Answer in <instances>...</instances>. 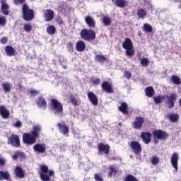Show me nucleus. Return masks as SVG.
I'll return each instance as SVG.
<instances>
[{"instance_id": "obj_1", "label": "nucleus", "mask_w": 181, "mask_h": 181, "mask_svg": "<svg viewBox=\"0 0 181 181\" xmlns=\"http://www.w3.org/2000/svg\"><path fill=\"white\" fill-rule=\"evenodd\" d=\"M123 49H126V56L132 57L135 54V49H134V44L129 38H126L122 44Z\"/></svg>"}, {"instance_id": "obj_2", "label": "nucleus", "mask_w": 181, "mask_h": 181, "mask_svg": "<svg viewBox=\"0 0 181 181\" xmlns=\"http://www.w3.org/2000/svg\"><path fill=\"white\" fill-rule=\"evenodd\" d=\"M49 108L55 115H62L63 114V105L56 99L51 100Z\"/></svg>"}, {"instance_id": "obj_3", "label": "nucleus", "mask_w": 181, "mask_h": 181, "mask_svg": "<svg viewBox=\"0 0 181 181\" xmlns=\"http://www.w3.org/2000/svg\"><path fill=\"white\" fill-rule=\"evenodd\" d=\"M81 37L84 40H94L95 39V33L92 30L84 29L81 31Z\"/></svg>"}, {"instance_id": "obj_4", "label": "nucleus", "mask_w": 181, "mask_h": 181, "mask_svg": "<svg viewBox=\"0 0 181 181\" xmlns=\"http://www.w3.org/2000/svg\"><path fill=\"white\" fill-rule=\"evenodd\" d=\"M22 11L24 21H32V19H33V10L29 9L28 5L24 4Z\"/></svg>"}, {"instance_id": "obj_5", "label": "nucleus", "mask_w": 181, "mask_h": 181, "mask_svg": "<svg viewBox=\"0 0 181 181\" xmlns=\"http://www.w3.org/2000/svg\"><path fill=\"white\" fill-rule=\"evenodd\" d=\"M23 141L26 145H33V144H36V139L30 133H25L23 135Z\"/></svg>"}, {"instance_id": "obj_6", "label": "nucleus", "mask_w": 181, "mask_h": 181, "mask_svg": "<svg viewBox=\"0 0 181 181\" xmlns=\"http://www.w3.org/2000/svg\"><path fill=\"white\" fill-rule=\"evenodd\" d=\"M41 172L40 173V176L42 181H49L50 180V177L47 175L49 173V168L47 165H42L40 167Z\"/></svg>"}, {"instance_id": "obj_7", "label": "nucleus", "mask_w": 181, "mask_h": 181, "mask_svg": "<svg viewBox=\"0 0 181 181\" xmlns=\"http://www.w3.org/2000/svg\"><path fill=\"white\" fill-rule=\"evenodd\" d=\"M170 163L175 170L177 171L179 169V153L175 152L172 154Z\"/></svg>"}, {"instance_id": "obj_8", "label": "nucleus", "mask_w": 181, "mask_h": 181, "mask_svg": "<svg viewBox=\"0 0 181 181\" xmlns=\"http://www.w3.org/2000/svg\"><path fill=\"white\" fill-rule=\"evenodd\" d=\"M153 136L154 139L164 140L166 139L169 135L162 130H155L153 132Z\"/></svg>"}, {"instance_id": "obj_9", "label": "nucleus", "mask_w": 181, "mask_h": 181, "mask_svg": "<svg viewBox=\"0 0 181 181\" xmlns=\"http://www.w3.org/2000/svg\"><path fill=\"white\" fill-rule=\"evenodd\" d=\"M130 148L135 155H138V153L142 152V146H141V144L138 141H132L130 143Z\"/></svg>"}, {"instance_id": "obj_10", "label": "nucleus", "mask_w": 181, "mask_h": 181, "mask_svg": "<svg viewBox=\"0 0 181 181\" xmlns=\"http://www.w3.org/2000/svg\"><path fill=\"white\" fill-rule=\"evenodd\" d=\"M9 143L13 146H16V148H18L21 145V141L19 140V136L18 135L13 134L9 138Z\"/></svg>"}, {"instance_id": "obj_11", "label": "nucleus", "mask_w": 181, "mask_h": 181, "mask_svg": "<svg viewBox=\"0 0 181 181\" xmlns=\"http://www.w3.org/2000/svg\"><path fill=\"white\" fill-rule=\"evenodd\" d=\"M165 98L168 100V108H173L175 107L173 101L177 98V95L171 93L170 95H166Z\"/></svg>"}, {"instance_id": "obj_12", "label": "nucleus", "mask_w": 181, "mask_h": 181, "mask_svg": "<svg viewBox=\"0 0 181 181\" xmlns=\"http://www.w3.org/2000/svg\"><path fill=\"white\" fill-rule=\"evenodd\" d=\"M42 132V127L39 124H36L33 127V130L31 131V135H33L35 139L39 138L40 133Z\"/></svg>"}, {"instance_id": "obj_13", "label": "nucleus", "mask_w": 181, "mask_h": 181, "mask_svg": "<svg viewBox=\"0 0 181 181\" xmlns=\"http://www.w3.org/2000/svg\"><path fill=\"white\" fill-rule=\"evenodd\" d=\"M44 18L45 22H50V21H53L54 18V13L50 9H47L44 11Z\"/></svg>"}, {"instance_id": "obj_14", "label": "nucleus", "mask_w": 181, "mask_h": 181, "mask_svg": "<svg viewBox=\"0 0 181 181\" xmlns=\"http://www.w3.org/2000/svg\"><path fill=\"white\" fill-rule=\"evenodd\" d=\"M13 160H23V159H26V155H25V153L18 151L14 152V154L12 156Z\"/></svg>"}, {"instance_id": "obj_15", "label": "nucleus", "mask_w": 181, "mask_h": 181, "mask_svg": "<svg viewBox=\"0 0 181 181\" xmlns=\"http://www.w3.org/2000/svg\"><path fill=\"white\" fill-rule=\"evenodd\" d=\"M0 115L4 118V119H8L11 116V112L4 105L0 106Z\"/></svg>"}, {"instance_id": "obj_16", "label": "nucleus", "mask_w": 181, "mask_h": 181, "mask_svg": "<svg viewBox=\"0 0 181 181\" xmlns=\"http://www.w3.org/2000/svg\"><path fill=\"white\" fill-rule=\"evenodd\" d=\"M33 149L38 153H45L46 152V144H37L33 146Z\"/></svg>"}, {"instance_id": "obj_17", "label": "nucleus", "mask_w": 181, "mask_h": 181, "mask_svg": "<svg viewBox=\"0 0 181 181\" xmlns=\"http://www.w3.org/2000/svg\"><path fill=\"white\" fill-rule=\"evenodd\" d=\"M144 121V119L141 117H136V119H134V124H133L134 128H135L136 129H141V128H142Z\"/></svg>"}, {"instance_id": "obj_18", "label": "nucleus", "mask_w": 181, "mask_h": 181, "mask_svg": "<svg viewBox=\"0 0 181 181\" xmlns=\"http://www.w3.org/2000/svg\"><path fill=\"white\" fill-rule=\"evenodd\" d=\"M88 98L89 99V101H90L91 104H93V105H97L98 104V98H97V95L94 94V93H88Z\"/></svg>"}, {"instance_id": "obj_19", "label": "nucleus", "mask_w": 181, "mask_h": 181, "mask_svg": "<svg viewBox=\"0 0 181 181\" xmlns=\"http://www.w3.org/2000/svg\"><path fill=\"white\" fill-rule=\"evenodd\" d=\"M1 12L4 13V15H8L9 11H8V9H9V5H8V3H6V0H1Z\"/></svg>"}, {"instance_id": "obj_20", "label": "nucleus", "mask_w": 181, "mask_h": 181, "mask_svg": "<svg viewBox=\"0 0 181 181\" xmlns=\"http://www.w3.org/2000/svg\"><path fill=\"white\" fill-rule=\"evenodd\" d=\"M57 127L62 135H66V134H69V127L66 126V124L58 123Z\"/></svg>"}, {"instance_id": "obj_21", "label": "nucleus", "mask_w": 181, "mask_h": 181, "mask_svg": "<svg viewBox=\"0 0 181 181\" xmlns=\"http://www.w3.org/2000/svg\"><path fill=\"white\" fill-rule=\"evenodd\" d=\"M86 23L89 26V28H95V21L93 17L87 16L85 18Z\"/></svg>"}, {"instance_id": "obj_22", "label": "nucleus", "mask_w": 181, "mask_h": 181, "mask_svg": "<svg viewBox=\"0 0 181 181\" xmlns=\"http://www.w3.org/2000/svg\"><path fill=\"white\" fill-rule=\"evenodd\" d=\"M141 136L144 144H150L151 137L152 136V134L151 133H141Z\"/></svg>"}, {"instance_id": "obj_23", "label": "nucleus", "mask_w": 181, "mask_h": 181, "mask_svg": "<svg viewBox=\"0 0 181 181\" xmlns=\"http://www.w3.org/2000/svg\"><path fill=\"white\" fill-rule=\"evenodd\" d=\"M98 149L100 152H104L106 155L110 152V145L103 144H99Z\"/></svg>"}, {"instance_id": "obj_24", "label": "nucleus", "mask_w": 181, "mask_h": 181, "mask_svg": "<svg viewBox=\"0 0 181 181\" xmlns=\"http://www.w3.org/2000/svg\"><path fill=\"white\" fill-rule=\"evenodd\" d=\"M148 15V12L144 8H139L137 11V16L140 19H145Z\"/></svg>"}, {"instance_id": "obj_25", "label": "nucleus", "mask_w": 181, "mask_h": 181, "mask_svg": "<svg viewBox=\"0 0 181 181\" xmlns=\"http://www.w3.org/2000/svg\"><path fill=\"white\" fill-rule=\"evenodd\" d=\"M77 52H84L86 49V44L83 41H78L76 45Z\"/></svg>"}, {"instance_id": "obj_26", "label": "nucleus", "mask_w": 181, "mask_h": 181, "mask_svg": "<svg viewBox=\"0 0 181 181\" xmlns=\"http://www.w3.org/2000/svg\"><path fill=\"white\" fill-rule=\"evenodd\" d=\"M138 57L140 60V63L141 66H143L144 67H148V66H149V59L148 58H146V57L141 58L140 54H138Z\"/></svg>"}, {"instance_id": "obj_27", "label": "nucleus", "mask_w": 181, "mask_h": 181, "mask_svg": "<svg viewBox=\"0 0 181 181\" xmlns=\"http://www.w3.org/2000/svg\"><path fill=\"white\" fill-rule=\"evenodd\" d=\"M102 88H103L106 93H112V88L111 84H110L108 82H104L102 84Z\"/></svg>"}, {"instance_id": "obj_28", "label": "nucleus", "mask_w": 181, "mask_h": 181, "mask_svg": "<svg viewBox=\"0 0 181 181\" xmlns=\"http://www.w3.org/2000/svg\"><path fill=\"white\" fill-rule=\"evenodd\" d=\"M127 4V2L126 0H115V5L119 8H125Z\"/></svg>"}, {"instance_id": "obj_29", "label": "nucleus", "mask_w": 181, "mask_h": 181, "mask_svg": "<svg viewBox=\"0 0 181 181\" xmlns=\"http://www.w3.org/2000/svg\"><path fill=\"white\" fill-rule=\"evenodd\" d=\"M4 50L7 56H13L15 54V49L11 46H6Z\"/></svg>"}, {"instance_id": "obj_30", "label": "nucleus", "mask_w": 181, "mask_h": 181, "mask_svg": "<svg viewBox=\"0 0 181 181\" xmlns=\"http://www.w3.org/2000/svg\"><path fill=\"white\" fill-rule=\"evenodd\" d=\"M15 173L16 175V177H19L20 179L23 178V177L25 176V173H23V170L20 167L16 168Z\"/></svg>"}, {"instance_id": "obj_31", "label": "nucleus", "mask_w": 181, "mask_h": 181, "mask_svg": "<svg viewBox=\"0 0 181 181\" xmlns=\"http://www.w3.org/2000/svg\"><path fill=\"white\" fill-rule=\"evenodd\" d=\"M37 104L39 108H45V107H46V100H45V98L40 97L37 100Z\"/></svg>"}, {"instance_id": "obj_32", "label": "nucleus", "mask_w": 181, "mask_h": 181, "mask_svg": "<svg viewBox=\"0 0 181 181\" xmlns=\"http://www.w3.org/2000/svg\"><path fill=\"white\" fill-rule=\"evenodd\" d=\"M11 177L8 172L0 171V180H8Z\"/></svg>"}, {"instance_id": "obj_33", "label": "nucleus", "mask_w": 181, "mask_h": 181, "mask_svg": "<svg viewBox=\"0 0 181 181\" xmlns=\"http://www.w3.org/2000/svg\"><path fill=\"white\" fill-rule=\"evenodd\" d=\"M167 118H168L171 122H177V121H179V115L175 114L168 115Z\"/></svg>"}, {"instance_id": "obj_34", "label": "nucleus", "mask_w": 181, "mask_h": 181, "mask_svg": "<svg viewBox=\"0 0 181 181\" xmlns=\"http://www.w3.org/2000/svg\"><path fill=\"white\" fill-rule=\"evenodd\" d=\"M128 105L125 103H122L121 104V106L119 107V111H121V112H122L123 114H128Z\"/></svg>"}, {"instance_id": "obj_35", "label": "nucleus", "mask_w": 181, "mask_h": 181, "mask_svg": "<svg viewBox=\"0 0 181 181\" xmlns=\"http://www.w3.org/2000/svg\"><path fill=\"white\" fill-rule=\"evenodd\" d=\"M95 62H98V63H104L105 60H107V58L104 57L103 54H97L95 57Z\"/></svg>"}, {"instance_id": "obj_36", "label": "nucleus", "mask_w": 181, "mask_h": 181, "mask_svg": "<svg viewBox=\"0 0 181 181\" xmlns=\"http://www.w3.org/2000/svg\"><path fill=\"white\" fill-rule=\"evenodd\" d=\"M3 89L5 93H9L11 91V88H12V86L8 82H4L2 83Z\"/></svg>"}, {"instance_id": "obj_37", "label": "nucleus", "mask_w": 181, "mask_h": 181, "mask_svg": "<svg viewBox=\"0 0 181 181\" xmlns=\"http://www.w3.org/2000/svg\"><path fill=\"white\" fill-rule=\"evenodd\" d=\"M145 92L147 97H153V88L152 86L147 87Z\"/></svg>"}, {"instance_id": "obj_38", "label": "nucleus", "mask_w": 181, "mask_h": 181, "mask_svg": "<svg viewBox=\"0 0 181 181\" xmlns=\"http://www.w3.org/2000/svg\"><path fill=\"white\" fill-rule=\"evenodd\" d=\"M47 33H48V35H54L56 33V27L54 25H49L47 28Z\"/></svg>"}, {"instance_id": "obj_39", "label": "nucleus", "mask_w": 181, "mask_h": 181, "mask_svg": "<svg viewBox=\"0 0 181 181\" xmlns=\"http://www.w3.org/2000/svg\"><path fill=\"white\" fill-rule=\"evenodd\" d=\"M103 23L105 26H110L111 25V18L108 16H103Z\"/></svg>"}, {"instance_id": "obj_40", "label": "nucleus", "mask_w": 181, "mask_h": 181, "mask_svg": "<svg viewBox=\"0 0 181 181\" xmlns=\"http://www.w3.org/2000/svg\"><path fill=\"white\" fill-rule=\"evenodd\" d=\"M144 30L145 32H148V33H151L152 30H153V28H152V25L148 24V23H144Z\"/></svg>"}, {"instance_id": "obj_41", "label": "nucleus", "mask_w": 181, "mask_h": 181, "mask_svg": "<svg viewBox=\"0 0 181 181\" xmlns=\"http://www.w3.org/2000/svg\"><path fill=\"white\" fill-rule=\"evenodd\" d=\"M153 100L156 104H160V103H162L163 100H165V97H163V95H158L154 97Z\"/></svg>"}, {"instance_id": "obj_42", "label": "nucleus", "mask_w": 181, "mask_h": 181, "mask_svg": "<svg viewBox=\"0 0 181 181\" xmlns=\"http://www.w3.org/2000/svg\"><path fill=\"white\" fill-rule=\"evenodd\" d=\"M172 81L174 84H180L181 83L180 78L176 75L172 76Z\"/></svg>"}, {"instance_id": "obj_43", "label": "nucleus", "mask_w": 181, "mask_h": 181, "mask_svg": "<svg viewBox=\"0 0 181 181\" xmlns=\"http://www.w3.org/2000/svg\"><path fill=\"white\" fill-rule=\"evenodd\" d=\"M117 175V170L112 167H110V172L108 173L109 177H112V176H115Z\"/></svg>"}, {"instance_id": "obj_44", "label": "nucleus", "mask_w": 181, "mask_h": 181, "mask_svg": "<svg viewBox=\"0 0 181 181\" xmlns=\"http://www.w3.org/2000/svg\"><path fill=\"white\" fill-rule=\"evenodd\" d=\"M24 30L29 33V32L32 31V25L30 24H25L24 25Z\"/></svg>"}, {"instance_id": "obj_45", "label": "nucleus", "mask_w": 181, "mask_h": 181, "mask_svg": "<svg viewBox=\"0 0 181 181\" xmlns=\"http://www.w3.org/2000/svg\"><path fill=\"white\" fill-rule=\"evenodd\" d=\"M124 76L125 77V78H127V80H129L132 77V74H131V72L129 71H125L124 72Z\"/></svg>"}, {"instance_id": "obj_46", "label": "nucleus", "mask_w": 181, "mask_h": 181, "mask_svg": "<svg viewBox=\"0 0 181 181\" xmlns=\"http://www.w3.org/2000/svg\"><path fill=\"white\" fill-rule=\"evenodd\" d=\"M151 163L152 165H158L159 163V158L154 156L151 158Z\"/></svg>"}, {"instance_id": "obj_47", "label": "nucleus", "mask_w": 181, "mask_h": 181, "mask_svg": "<svg viewBox=\"0 0 181 181\" xmlns=\"http://www.w3.org/2000/svg\"><path fill=\"white\" fill-rule=\"evenodd\" d=\"M66 48H67L68 52H73V50H74V49H73V43L68 42L66 44Z\"/></svg>"}, {"instance_id": "obj_48", "label": "nucleus", "mask_w": 181, "mask_h": 181, "mask_svg": "<svg viewBox=\"0 0 181 181\" xmlns=\"http://www.w3.org/2000/svg\"><path fill=\"white\" fill-rule=\"evenodd\" d=\"M125 181H138V180L136 178H135V177H134L132 175H128L126 177Z\"/></svg>"}, {"instance_id": "obj_49", "label": "nucleus", "mask_w": 181, "mask_h": 181, "mask_svg": "<svg viewBox=\"0 0 181 181\" xmlns=\"http://www.w3.org/2000/svg\"><path fill=\"white\" fill-rule=\"evenodd\" d=\"M0 25L1 26L6 25V18L5 17L0 16Z\"/></svg>"}, {"instance_id": "obj_50", "label": "nucleus", "mask_w": 181, "mask_h": 181, "mask_svg": "<svg viewBox=\"0 0 181 181\" xmlns=\"http://www.w3.org/2000/svg\"><path fill=\"white\" fill-rule=\"evenodd\" d=\"M13 127H15L16 128H21L22 122L18 120L16 123L13 124Z\"/></svg>"}, {"instance_id": "obj_51", "label": "nucleus", "mask_w": 181, "mask_h": 181, "mask_svg": "<svg viewBox=\"0 0 181 181\" xmlns=\"http://www.w3.org/2000/svg\"><path fill=\"white\" fill-rule=\"evenodd\" d=\"M30 93L32 94V95H37V94H39V91L34 89H30Z\"/></svg>"}, {"instance_id": "obj_52", "label": "nucleus", "mask_w": 181, "mask_h": 181, "mask_svg": "<svg viewBox=\"0 0 181 181\" xmlns=\"http://www.w3.org/2000/svg\"><path fill=\"white\" fill-rule=\"evenodd\" d=\"M95 181H103V177L98 175V174H95Z\"/></svg>"}, {"instance_id": "obj_53", "label": "nucleus", "mask_w": 181, "mask_h": 181, "mask_svg": "<svg viewBox=\"0 0 181 181\" xmlns=\"http://www.w3.org/2000/svg\"><path fill=\"white\" fill-rule=\"evenodd\" d=\"M6 163V160L4 158H0V166H5Z\"/></svg>"}, {"instance_id": "obj_54", "label": "nucleus", "mask_w": 181, "mask_h": 181, "mask_svg": "<svg viewBox=\"0 0 181 181\" xmlns=\"http://www.w3.org/2000/svg\"><path fill=\"white\" fill-rule=\"evenodd\" d=\"M93 84L98 86V84H100V78H96L93 79Z\"/></svg>"}, {"instance_id": "obj_55", "label": "nucleus", "mask_w": 181, "mask_h": 181, "mask_svg": "<svg viewBox=\"0 0 181 181\" xmlns=\"http://www.w3.org/2000/svg\"><path fill=\"white\" fill-rule=\"evenodd\" d=\"M23 2H25V0H14V4H16V5L23 4Z\"/></svg>"}, {"instance_id": "obj_56", "label": "nucleus", "mask_w": 181, "mask_h": 181, "mask_svg": "<svg viewBox=\"0 0 181 181\" xmlns=\"http://www.w3.org/2000/svg\"><path fill=\"white\" fill-rule=\"evenodd\" d=\"M6 42H8V38L4 37L1 39V43H2V45H5Z\"/></svg>"}, {"instance_id": "obj_57", "label": "nucleus", "mask_w": 181, "mask_h": 181, "mask_svg": "<svg viewBox=\"0 0 181 181\" xmlns=\"http://www.w3.org/2000/svg\"><path fill=\"white\" fill-rule=\"evenodd\" d=\"M57 22L58 25H62V23H63V20H62V18H59L57 19Z\"/></svg>"}, {"instance_id": "obj_58", "label": "nucleus", "mask_w": 181, "mask_h": 181, "mask_svg": "<svg viewBox=\"0 0 181 181\" xmlns=\"http://www.w3.org/2000/svg\"><path fill=\"white\" fill-rule=\"evenodd\" d=\"M48 173H49V176H53V175H54V171L49 170L48 171Z\"/></svg>"}, {"instance_id": "obj_59", "label": "nucleus", "mask_w": 181, "mask_h": 181, "mask_svg": "<svg viewBox=\"0 0 181 181\" xmlns=\"http://www.w3.org/2000/svg\"><path fill=\"white\" fill-rule=\"evenodd\" d=\"M71 103L72 104H74V105H77V100L76 99H72L71 100Z\"/></svg>"}, {"instance_id": "obj_60", "label": "nucleus", "mask_w": 181, "mask_h": 181, "mask_svg": "<svg viewBox=\"0 0 181 181\" xmlns=\"http://www.w3.org/2000/svg\"><path fill=\"white\" fill-rule=\"evenodd\" d=\"M155 144H158V141H156V140H155Z\"/></svg>"}, {"instance_id": "obj_61", "label": "nucleus", "mask_w": 181, "mask_h": 181, "mask_svg": "<svg viewBox=\"0 0 181 181\" xmlns=\"http://www.w3.org/2000/svg\"><path fill=\"white\" fill-rule=\"evenodd\" d=\"M150 8L152 9V5L150 6Z\"/></svg>"}, {"instance_id": "obj_62", "label": "nucleus", "mask_w": 181, "mask_h": 181, "mask_svg": "<svg viewBox=\"0 0 181 181\" xmlns=\"http://www.w3.org/2000/svg\"><path fill=\"white\" fill-rule=\"evenodd\" d=\"M180 9H181V5L180 6Z\"/></svg>"}]
</instances>
